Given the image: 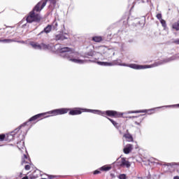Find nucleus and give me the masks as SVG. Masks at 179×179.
<instances>
[{"label":"nucleus","instance_id":"nucleus-30","mask_svg":"<svg viewBox=\"0 0 179 179\" xmlns=\"http://www.w3.org/2000/svg\"><path fill=\"white\" fill-rule=\"evenodd\" d=\"M100 173H101V170L100 169L99 170L96 169V170L93 171L94 175H98V174H100Z\"/></svg>","mask_w":179,"mask_h":179},{"label":"nucleus","instance_id":"nucleus-21","mask_svg":"<svg viewBox=\"0 0 179 179\" xmlns=\"http://www.w3.org/2000/svg\"><path fill=\"white\" fill-rule=\"evenodd\" d=\"M15 41L14 39H4V40H0V43H10L12 42H15Z\"/></svg>","mask_w":179,"mask_h":179},{"label":"nucleus","instance_id":"nucleus-1","mask_svg":"<svg viewBox=\"0 0 179 179\" xmlns=\"http://www.w3.org/2000/svg\"><path fill=\"white\" fill-rule=\"evenodd\" d=\"M48 1H50V4L55 6L57 4V0H41L38 2L34 8L29 12L28 16L26 17V21L28 23L37 22L39 23L42 20V17L40 15V12L45 6Z\"/></svg>","mask_w":179,"mask_h":179},{"label":"nucleus","instance_id":"nucleus-22","mask_svg":"<svg viewBox=\"0 0 179 179\" xmlns=\"http://www.w3.org/2000/svg\"><path fill=\"white\" fill-rule=\"evenodd\" d=\"M110 169H111V166H101L99 170L102 171H108Z\"/></svg>","mask_w":179,"mask_h":179},{"label":"nucleus","instance_id":"nucleus-8","mask_svg":"<svg viewBox=\"0 0 179 179\" xmlns=\"http://www.w3.org/2000/svg\"><path fill=\"white\" fill-rule=\"evenodd\" d=\"M120 160V166L122 168H127L129 169L131 167V162L129 161L126 160L125 158L122 157L121 159H118Z\"/></svg>","mask_w":179,"mask_h":179},{"label":"nucleus","instance_id":"nucleus-15","mask_svg":"<svg viewBox=\"0 0 179 179\" xmlns=\"http://www.w3.org/2000/svg\"><path fill=\"white\" fill-rule=\"evenodd\" d=\"M65 39H67V38L63 34H59L57 35H55V40L56 41H64Z\"/></svg>","mask_w":179,"mask_h":179},{"label":"nucleus","instance_id":"nucleus-29","mask_svg":"<svg viewBox=\"0 0 179 179\" xmlns=\"http://www.w3.org/2000/svg\"><path fill=\"white\" fill-rule=\"evenodd\" d=\"M157 18L161 21L162 20V13H157V15H156Z\"/></svg>","mask_w":179,"mask_h":179},{"label":"nucleus","instance_id":"nucleus-31","mask_svg":"<svg viewBox=\"0 0 179 179\" xmlns=\"http://www.w3.org/2000/svg\"><path fill=\"white\" fill-rule=\"evenodd\" d=\"M145 111L143 110H134V111H131V113H144Z\"/></svg>","mask_w":179,"mask_h":179},{"label":"nucleus","instance_id":"nucleus-39","mask_svg":"<svg viewBox=\"0 0 179 179\" xmlns=\"http://www.w3.org/2000/svg\"><path fill=\"white\" fill-rule=\"evenodd\" d=\"M41 179H46V178H41Z\"/></svg>","mask_w":179,"mask_h":179},{"label":"nucleus","instance_id":"nucleus-19","mask_svg":"<svg viewBox=\"0 0 179 179\" xmlns=\"http://www.w3.org/2000/svg\"><path fill=\"white\" fill-rule=\"evenodd\" d=\"M143 121V118H142L141 117H136V119L135 120L134 122L137 125H141Z\"/></svg>","mask_w":179,"mask_h":179},{"label":"nucleus","instance_id":"nucleus-35","mask_svg":"<svg viewBox=\"0 0 179 179\" xmlns=\"http://www.w3.org/2000/svg\"><path fill=\"white\" fill-rule=\"evenodd\" d=\"M22 179H29V177L28 176H24L22 178Z\"/></svg>","mask_w":179,"mask_h":179},{"label":"nucleus","instance_id":"nucleus-24","mask_svg":"<svg viewBox=\"0 0 179 179\" xmlns=\"http://www.w3.org/2000/svg\"><path fill=\"white\" fill-rule=\"evenodd\" d=\"M108 120H109V121H110V122H112V124H113L115 127L117 128L118 124H117L116 122H115L113 120H112V119H110V118H108Z\"/></svg>","mask_w":179,"mask_h":179},{"label":"nucleus","instance_id":"nucleus-12","mask_svg":"<svg viewBox=\"0 0 179 179\" xmlns=\"http://www.w3.org/2000/svg\"><path fill=\"white\" fill-rule=\"evenodd\" d=\"M123 137L126 138L127 142H134V137L129 133H126L124 134Z\"/></svg>","mask_w":179,"mask_h":179},{"label":"nucleus","instance_id":"nucleus-11","mask_svg":"<svg viewBox=\"0 0 179 179\" xmlns=\"http://www.w3.org/2000/svg\"><path fill=\"white\" fill-rule=\"evenodd\" d=\"M51 30H52V26L51 24H48L41 33L38 34V36L41 35L43 33L49 34L50 32H51Z\"/></svg>","mask_w":179,"mask_h":179},{"label":"nucleus","instance_id":"nucleus-2","mask_svg":"<svg viewBox=\"0 0 179 179\" xmlns=\"http://www.w3.org/2000/svg\"><path fill=\"white\" fill-rule=\"evenodd\" d=\"M86 111V109H83L80 108H62L59 109L52 110L48 112L50 114V116H57L64 115L69 113L70 115H80L82 113Z\"/></svg>","mask_w":179,"mask_h":179},{"label":"nucleus","instance_id":"nucleus-23","mask_svg":"<svg viewBox=\"0 0 179 179\" xmlns=\"http://www.w3.org/2000/svg\"><path fill=\"white\" fill-rule=\"evenodd\" d=\"M160 23H161L162 27H164V29L165 30V29L166 28V21L162 19V20H160Z\"/></svg>","mask_w":179,"mask_h":179},{"label":"nucleus","instance_id":"nucleus-36","mask_svg":"<svg viewBox=\"0 0 179 179\" xmlns=\"http://www.w3.org/2000/svg\"><path fill=\"white\" fill-rule=\"evenodd\" d=\"M173 179H179V176H176L173 177Z\"/></svg>","mask_w":179,"mask_h":179},{"label":"nucleus","instance_id":"nucleus-13","mask_svg":"<svg viewBox=\"0 0 179 179\" xmlns=\"http://www.w3.org/2000/svg\"><path fill=\"white\" fill-rule=\"evenodd\" d=\"M132 149H133L132 144H127L126 148H124L123 150L125 154H129V152H131V151H132Z\"/></svg>","mask_w":179,"mask_h":179},{"label":"nucleus","instance_id":"nucleus-37","mask_svg":"<svg viewBox=\"0 0 179 179\" xmlns=\"http://www.w3.org/2000/svg\"><path fill=\"white\" fill-rule=\"evenodd\" d=\"M153 159H154V158H151V163L153 162Z\"/></svg>","mask_w":179,"mask_h":179},{"label":"nucleus","instance_id":"nucleus-4","mask_svg":"<svg viewBox=\"0 0 179 179\" xmlns=\"http://www.w3.org/2000/svg\"><path fill=\"white\" fill-rule=\"evenodd\" d=\"M91 112H92L94 113H97L99 115H101L102 116L107 115V116L113 117H115V118L121 117L123 115L122 113H119L115 110H106L103 112H101L99 110H92Z\"/></svg>","mask_w":179,"mask_h":179},{"label":"nucleus","instance_id":"nucleus-26","mask_svg":"<svg viewBox=\"0 0 179 179\" xmlns=\"http://www.w3.org/2000/svg\"><path fill=\"white\" fill-rule=\"evenodd\" d=\"M27 165H24V169L26 170V171H29V170H30V169H31V162H29V164H26Z\"/></svg>","mask_w":179,"mask_h":179},{"label":"nucleus","instance_id":"nucleus-20","mask_svg":"<svg viewBox=\"0 0 179 179\" xmlns=\"http://www.w3.org/2000/svg\"><path fill=\"white\" fill-rule=\"evenodd\" d=\"M17 147L18 148V149L21 150V149H24V148H25L24 146V142L20 141V142H18L17 143Z\"/></svg>","mask_w":179,"mask_h":179},{"label":"nucleus","instance_id":"nucleus-5","mask_svg":"<svg viewBox=\"0 0 179 179\" xmlns=\"http://www.w3.org/2000/svg\"><path fill=\"white\" fill-rule=\"evenodd\" d=\"M123 66H128L132 69H146L147 68H152L151 66L148 65H138L136 64H130L129 65L123 64Z\"/></svg>","mask_w":179,"mask_h":179},{"label":"nucleus","instance_id":"nucleus-16","mask_svg":"<svg viewBox=\"0 0 179 179\" xmlns=\"http://www.w3.org/2000/svg\"><path fill=\"white\" fill-rule=\"evenodd\" d=\"M39 177V171H35L29 175V179H36Z\"/></svg>","mask_w":179,"mask_h":179},{"label":"nucleus","instance_id":"nucleus-14","mask_svg":"<svg viewBox=\"0 0 179 179\" xmlns=\"http://www.w3.org/2000/svg\"><path fill=\"white\" fill-rule=\"evenodd\" d=\"M101 66H113L116 65V62H99Z\"/></svg>","mask_w":179,"mask_h":179},{"label":"nucleus","instance_id":"nucleus-3","mask_svg":"<svg viewBox=\"0 0 179 179\" xmlns=\"http://www.w3.org/2000/svg\"><path fill=\"white\" fill-rule=\"evenodd\" d=\"M59 56L64 59L68 60L69 62H72L76 64H83L84 61L82 59H75L73 55L72 54L75 53L74 49H72V48H61L58 50Z\"/></svg>","mask_w":179,"mask_h":179},{"label":"nucleus","instance_id":"nucleus-10","mask_svg":"<svg viewBox=\"0 0 179 179\" xmlns=\"http://www.w3.org/2000/svg\"><path fill=\"white\" fill-rule=\"evenodd\" d=\"M171 29L175 31H179V19L177 21L172 23Z\"/></svg>","mask_w":179,"mask_h":179},{"label":"nucleus","instance_id":"nucleus-17","mask_svg":"<svg viewBox=\"0 0 179 179\" xmlns=\"http://www.w3.org/2000/svg\"><path fill=\"white\" fill-rule=\"evenodd\" d=\"M92 40L96 43H101L103 41V38L101 36H94L92 37Z\"/></svg>","mask_w":179,"mask_h":179},{"label":"nucleus","instance_id":"nucleus-9","mask_svg":"<svg viewBox=\"0 0 179 179\" xmlns=\"http://www.w3.org/2000/svg\"><path fill=\"white\" fill-rule=\"evenodd\" d=\"M30 163H31L30 159L26 155H23V157H22L21 164L25 165Z\"/></svg>","mask_w":179,"mask_h":179},{"label":"nucleus","instance_id":"nucleus-34","mask_svg":"<svg viewBox=\"0 0 179 179\" xmlns=\"http://www.w3.org/2000/svg\"><path fill=\"white\" fill-rule=\"evenodd\" d=\"M23 173H20L19 174V178H22Z\"/></svg>","mask_w":179,"mask_h":179},{"label":"nucleus","instance_id":"nucleus-28","mask_svg":"<svg viewBox=\"0 0 179 179\" xmlns=\"http://www.w3.org/2000/svg\"><path fill=\"white\" fill-rule=\"evenodd\" d=\"M41 46V49H43V50H47L50 48V46H48V45H45L44 43H42Z\"/></svg>","mask_w":179,"mask_h":179},{"label":"nucleus","instance_id":"nucleus-32","mask_svg":"<svg viewBox=\"0 0 179 179\" xmlns=\"http://www.w3.org/2000/svg\"><path fill=\"white\" fill-rule=\"evenodd\" d=\"M173 43H175L176 45H179V38L174 41Z\"/></svg>","mask_w":179,"mask_h":179},{"label":"nucleus","instance_id":"nucleus-33","mask_svg":"<svg viewBox=\"0 0 179 179\" xmlns=\"http://www.w3.org/2000/svg\"><path fill=\"white\" fill-rule=\"evenodd\" d=\"M151 111V114L154 113V110L151 109L150 110H148L147 113H150L149 112Z\"/></svg>","mask_w":179,"mask_h":179},{"label":"nucleus","instance_id":"nucleus-18","mask_svg":"<svg viewBox=\"0 0 179 179\" xmlns=\"http://www.w3.org/2000/svg\"><path fill=\"white\" fill-rule=\"evenodd\" d=\"M31 45L36 50H41V46L37 43H31Z\"/></svg>","mask_w":179,"mask_h":179},{"label":"nucleus","instance_id":"nucleus-6","mask_svg":"<svg viewBox=\"0 0 179 179\" xmlns=\"http://www.w3.org/2000/svg\"><path fill=\"white\" fill-rule=\"evenodd\" d=\"M50 111L47 112V113H40V114H38V115H36L34 116H33L32 117L29 118V122H33V121H36V120H41L42 119H43L45 117L44 115H47V114H49L50 115H48L47 117H50L51 116V114L48 113Z\"/></svg>","mask_w":179,"mask_h":179},{"label":"nucleus","instance_id":"nucleus-27","mask_svg":"<svg viewBox=\"0 0 179 179\" xmlns=\"http://www.w3.org/2000/svg\"><path fill=\"white\" fill-rule=\"evenodd\" d=\"M118 178L119 179H127V176L124 173H121V174H120Z\"/></svg>","mask_w":179,"mask_h":179},{"label":"nucleus","instance_id":"nucleus-7","mask_svg":"<svg viewBox=\"0 0 179 179\" xmlns=\"http://www.w3.org/2000/svg\"><path fill=\"white\" fill-rule=\"evenodd\" d=\"M13 135H15V134H8L6 135H5L4 134H0V141H3L4 140H6V141L10 142L11 140L14 139Z\"/></svg>","mask_w":179,"mask_h":179},{"label":"nucleus","instance_id":"nucleus-38","mask_svg":"<svg viewBox=\"0 0 179 179\" xmlns=\"http://www.w3.org/2000/svg\"><path fill=\"white\" fill-rule=\"evenodd\" d=\"M176 106L179 107V104L176 105Z\"/></svg>","mask_w":179,"mask_h":179},{"label":"nucleus","instance_id":"nucleus-25","mask_svg":"<svg viewBox=\"0 0 179 179\" xmlns=\"http://www.w3.org/2000/svg\"><path fill=\"white\" fill-rule=\"evenodd\" d=\"M22 127L23 125L19 126V127H17V129H15V130L12 131V134H17Z\"/></svg>","mask_w":179,"mask_h":179}]
</instances>
